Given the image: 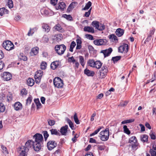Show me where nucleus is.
I'll list each match as a JSON object with an SVG mask.
<instances>
[{
	"label": "nucleus",
	"mask_w": 156,
	"mask_h": 156,
	"mask_svg": "<svg viewBox=\"0 0 156 156\" xmlns=\"http://www.w3.org/2000/svg\"><path fill=\"white\" fill-rule=\"evenodd\" d=\"M66 4L64 2H60L58 4V8L59 9H60L62 10H63L66 7Z\"/></svg>",
	"instance_id": "c756f323"
},
{
	"label": "nucleus",
	"mask_w": 156,
	"mask_h": 156,
	"mask_svg": "<svg viewBox=\"0 0 156 156\" xmlns=\"http://www.w3.org/2000/svg\"><path fill=\"white\" fill-rule=\"evenodd\" d=\"M67 121L69 123L70 127L72 129H73L74 128V127L73 122L69 119H67Z\"/></svg>",
	"instance_id": "37998d69"
},
{
	"label": "nucleus",
	"mask_w": 156,
	"mask_h": 156,
	"mask_svg": "<svg viewBox=\"0 0 156 156\" xmlns=\"http://www.w3.org/2000/svg\"><path fill=\"white\" fill-rule=\"evenodd\" d=\"M150 152L151 154V156H156V151H154L153 149H150Z\"/></svg>",
	"instance_id": "680f3d73"
},
{
	"label": "nucleus",
	"mask_w": 156,
	"mask_h": 156,
	"mask_svg": "<svg viewBox=\"0 0 156 156\" xmlns=\"http://www.w3.org/2000/svg\"><path fill=\"white\" fill-rule=\"evenodd\" d=\"M38 51L39 48L37 47L33 48L29 53L30 56H33L37 55L38 53Z\"/></svg>",
	"instance_id": "4468645a"
},
{
	"label": "nucleus",
	"mask_w": 156,
	"mask_h": 156,
	"mask_svg": "<svg viewBox=\"0 0 156 156\" xmlns=\"http://www.w3.org/2000/svg\"><path fill=\"white\" fill-rule=\"evenodd\" d=\"M60 62L59 61H56L51 63V69L55 70L60 65Z\"/></svg>",
	"instance_id": "dca6fc26"
},
{
	"label": "nucleus",
	"mask_w": 156,
	"mask_h": 156,
	"mask_svg": "<svg viewBox=\"0 0 156 156\" xmlns=\"http://www.w3.org/2000/svg\"><path fill=\"white\" fill-rule=\"evenodd\" d=\"M101 127L98 128L97 129L95 130L94 132L90 134V136H92L97 134L101 130Z\"/></svg>",
	"instance_id": "8fccbe9b"
},
{
	"label": "nucleus",
	"mask_w": 156,
	"mask_h": 156,
	"mask_svg": "<svg viewBox=\"0 0 156 156\" xmlns=\"http://www.w3.org/2000/svg\"><path fill=\"white\" fill-rule=\"evenodd\" d=\"M150 136L151 138L153 140H155L156 139V136L153 133H150Z\"/></svg>",
	"instance_id": "69168bd1"
},
{
	"label": "nucleus",
	"mask_w": 156,
	"mask_h": 156,
	"mask_svg": "<svg viewBox=\"0 0 156 156\" xmlns=\"http://www.w3.org/2000/svg\"><path fill=\"white\" fill-rule=\"evenodd\" d=\"M152 113L153 115L156 116V106L153 107Z\"/></svg>",
	"instance_id": "774afa93"
},
{
	"label": "nucleus",
	"mask_w": 156,
	"mask_h": 156,
	"mask_svg": "<svg viewBox=\"0 0 156 156\" xmlns=\"http://www.w3.org/2000/svg\"><path fill=\"white\" fill-rule=\"evenodd\" d=\"M108 71L107 67L106 66H103L100 71V76H102V78H104L106 75Z\"/></svg>",
	"instance_id": "ddd939ff"
},
{
	"label": "nucleus",
	"mask_w": 156,
	"mask_h": 156,
	"mask_svg": "<svg viewBox=\"0 0 156 156\" xmlns=\"http://www.w3.org/2000/svg\"><path fill=\"white\" fill-rule=\"evenodd\" d=\"M129 142L131 144L138 143L136 138L135 136L131 137L129 139Z\"/></svg>",
	"instance_id": "2f4dec72"
},
{
	"label": "nucleus",
	"mask_w": 156,
	"mask_h": 156,
	"mask_svg": "<svg viewBox=\"0 0 156 156\" xmlns=\"http://www.w3.org/2000/svg\"><path fill=\"white\" fill-rule=\"evenodd\" d=\"M79 61L82 66H83L85 64V62L84 61V58L82 56H79Z\"/></svg>",
	"instance_id": "ea45409f"
},
{
	"label": "nucleus",
	"mask_w": 156,
	"mask_h": 156,
	"mask_svg": "<svg viewBox=\"0 0 156 156\" xmlns=\"http://www.w3.org/2000/svg\"><path fill=\"white\" fill-rule=\"evenodd\" d=\"M34 83V80L32 78H29L27 81V84L30 86H33Z\"/></svg>",
	"instance_id": "f704fd0d"
},
{
	"label": "nucleus",
	"mask_w": 156,
	"mask_h": 156,
	"mask_svg": "<svg viewBox=\"0 0 156 156\" xmlns=\"http://www.w3.org/2000/svg\"><path fill=\"white\" fill-rule=\"evenodd\" d=\"M14 109L16 111L21 110L22 108V105L19 102H16L14 105Z\"/></svg>",
	"instance_id": "aec40b11"
},
{
	"label": "nucleus",
	"mask_w": 156,
	"mask_h": 156,
	"mask_svg": "<svg viewBox=\"0 0 156 156\" xmlns=\"http://www.w3.org/2000/svg\"><path fill=\"white\" fill-rule=\"evenodd\" d=\"M66 46L63 44L61 45L60 48L59 49L58 54L59 55H62L63 54L66 49Z\"/></svg>",
	"instance_id": "4be33fe9"
},
{
	"label": "nucleus",
	"mask_w": 156,
	"mask_h": 156,
	"mask_svg": "<svg viewBox=\"0 0 156 156\" xmlns=\"http://www.w3.org/2000/svg\"><path fill=\"white\" fill-rule=\"evenodd\" d=\"M78 137L79 135L77 134H76L74 135V137L72 139V140L73 143H75L76 141V139L78 138Z\"/></svg>",
	"instance_id": "13d9d810"
},
{
	"label": "nucleus",
	"mask_w": 156,
	"mask_h": 156,
	"mask_svg": "<svg viewBox=\"0 0 156 156\" xmlns=\"http://www.w3.org/2000/svg\"><path fill=\"white\" fill-rule=\"evenodd\" d=\"M84 73L88 76H93L94 74V73L93 71H90L87 69L84 70Z\"/></svg>",
	"instance_id": "5701e85b"
},
{
	"label": "nucleus",
	"mask_w": 156,
	"mask_h": 156,
	"mask_svg": "<svg viewBox=\"0 0 156 156\" xmlns=\"http://www.w3.org/2000/svg\"><path fill=\"white\" fill-rule=\"evenodd\" d=\"M1 147H2V149L4 151L3 152L5 153H6V154H8V151H7V149L6 147L4 146H2Z\"/></svg>",
	"instance_id": "0e129e2a"
},
{
	"label": "nucleus",
	"mask_w": 156,
	"mask_h": 156,
	"mask_svg": "<svg viewBox=\"0 0 156 156\" xmlns=\"http://www.w3.org/2000/svg\"><path fill=\"white\" fill-rule=\"evenodd\" d=\"M53 28L56 30L60 32H62L64 31V30L59 24L56 25Z\"/></svg>",
	"instance_id": "a878e982"
},
{
	"label": "nucleus",
	"mask_w": 156,
	"mask_h": 156,
	"mask_svg": "<svg viewBox=\"0 0 156 156\" xmlns=\"http://www.w3.org/2000/svg\"><path fill=\"white\" fill-rule=\"evenodd\" d=\"M47 63L45 62H43L41 63L40 65V68L42 69H45L47 66Z\"/></svg>",
	"instance_id": "c03bdc74"
},
{
	"label": "nucleus",
	"mask_w": 156,
	"mask_h": 156,
	"mask_svg": "<svg viewBox=\"0 0 156 156\" xmlns=\"http://www.w3.org/2000/svg\"><path fill=\"white\" fill-rule=\"evenodd\" d=\"M76 45L75 42L74 41H73L70 45L69 50L70 51L73 52V48Z\"/></svg>",
	"instance_id": "a19ab883"
},
{
	"label": "nucleus",
	"mask_w": 156,
	"mask_h": 156,
	"mask_svg": "<svg viewBox=\"0 0 156 156\" xmlns=\"http://www.w3.org/2000/svg\"><path fill=\"white\" fill-rule=\"evenodd\" d=\"M42 27L44 31L47 33L50 30V27L47 24L45 23L42 24Z\"/></svg>",
	"instance_id": "cd10ccee"
},
{
	"label": "nucleus",
	"mask_w": 156,
	"mask_h": 156,
	"mask_svg": "<svg viewBox=\"0 0 156 156\" xmlns=\"http://www.w3.org/2000/svg\"><path fill=\"white\" fill-rule=\"evenodd\" d=\"M121 56H117L112 57V59L114 62H117L121 58Z\"/></svg>",
	"instance_id": "603ef678"
},
{
	"label": "nucleus",
	"mask_w": 156,
	"mask_h": 156,
	"mask_svg": "<svg viewBox=\"0 0 156 156\" xmlns=\"http://www.w3.org/2000/svg\"><path fill=\"white\" fill-rule=\"evenodd\" d=\"M48 124L50 126H52L55 124V121L53 120H48Z\"/></svg>",
	"instance_id": "bf43d9fd"
},
{
	"label": "nucleus",
	"mask_w": 156,
	"mask_h": 156,
	"mask_svg": "<svg viewBox=\"0 0 156 156\" xmlns=\"http://www.w3.org/2000/svg\"><path fill=\"white\" fill-rule=\"evenodd\" d=\"M62 17L70 21L72 20V17L70 15H68L66 14H64L63 15Z\"/></svg>",
	"instance_id": "a18cd8bd"
},
{
	"label": "nucleus",
	"mask_w": 156,
	"mask_h": 156,
	"mask_svg": "<svg viewBox=\"0 0 156 156\" xmlns=\"http://www.w3.org/2000/svg\"><path fill=\"white\" fill-rule=\"evenodd\" d=\"M21 94L23 96L27 94V91L25 89H23L21 91Z\"/></svg>",
	"instance_id": "4d7b16f0"
},
{
	"label": "nucleus",
	"mask_w": 156,
	"mask_h": 156,
	"mask_svg": "<svg viewBox=\"0 0 156 156\" xmlns=\"http://www.w3.org/2000/svg\"><path fill=\"white\" fill-rule=\"evenodd\" d=\"M92 25L96 29L99 30H102L105 29V26L104 24L100 23L97 21H94L92 23Z\"/></svg>",
	"instance_id": "7ed1b4c3"
},
{
	"label": "nucleus",
	"mask_w": 156,
	"mask_h": 156,
	"mask_svg": "<svg viewBox=\"0 0 156 156\" xmlns=\"http://www.w3.org/2000/svg\"><path fill=\"white\" fill-rule=\"evenodd\" d=\"M60 45H57L55 47V50L56 51V52L58 54V52L59 51V49L60 48Z\"/></svg>",
	"instance_id": "338daca9"
},
{
	"label": "nucleus",
	"mask_w": 156,
	"mask_h": 156,
	"mask_svg": "<svg viewBox=\"0 0 156 156\" xmlns=\"http://www.w3.org/2000/svg\"><path fill=\"white\" fill-rule=\"evenodd\" d=\"M43 75V72L42 70H37L35 73L34 78L35 82L36 83H39L40 82L41 79Z\"/></svg>",
	"instance_id": "39448f33"
},
{
	"label": "nucleus",
	"mask_w": 156,
	"mask_h": 156,
	"mask_svg": "<svg viewBox=\"0 0 156 156\" xmlns=\"http://www.w3.org/2000/svg\"><path fill=\"white\" fill-rule=\"evenodd\" d=\"M19 58L21 60L26 61L27 60V57L23 54H20L19 56Z\"/></svg>",
	"instance_id": "de8ad7c7"
},
{
	"label": "nucleus",
	"mask_w": 156,
	"mask_h": 156,
	"mask_svg": "<svg viewBox=\"0 0 156 156\" xmlns=\"http://www.w3.org/2000/svg\"><path fill=\"white\" fill-rule=\"evenodd\" d=\"M73 118L75 123L77 124H79L80 122L78 118L77 114L76 113H75L74 115Z\"/></svg>",
	"instance_id": "49530a36"
},
{
	"label": "nucleus",
	"mask_w": 156,
	"mask_h": 156,
	"mask_svg": "<svg viewBox=\"0 0 156 156\" xmlns=\"http://www.w3.org/2000/svg\"><path fill=\"white\" fill-rule=\"evenodd\" d=\"M43 135L45 140H46L49 136V134L46 131H43Z\"/></svg>",
	"instance_id": "5fc2aeb1"
},
{
	"label": "nucleus",
	"mask_w": 156,
	"mask_h": 156,
	"mask_svg": "<svg viewBox=\"0 0 156 156\" xmlns=\"http://www.w3.org/2000/svg\"><path fill=\"white\" fill-rule=\"evenodd\" d=\"M140 139L141 141L143 143H147L148 136L145 134L141 135L140 136Z\"/></svg>",
	"instance_id": "b1692460"
},
{
	"label": "nucleus",
	"mask_w": 156,
	"mask_h": 156,
	"mask_svg": "<svg viewBox=\"0 0 156 156\" xmlns=\"http://www.w3.org/2000/svg\"><path fill=\"white\" fill-rule=\"evenodd\" d=\"M95 63V67L98 69H100L102 65V63L99 61H96Z\"/></svg>",
	"instance_id": "e433bc0d"
},
{
	"label": "nucleus",
	"mask_w": 156,
	"mask_h": 156,
	"mask_svg": "<svg viewBox=\"0 0 156 156\" xmlns=\"http://www.w3.org/2000/svg\"><path fill=\"white\" fill-rule=\"evenodd\" d=\"M32 99L31 96H30L27 100L26 104H30Z\"/></svg>",
	"instance_id": "864d4df0"
},
{
	"label": "nucleus",
	"mask_w": 156,
	"mask_h": 156,
	"mask_svg": "<svg viewBox=\"0 0 156 156\" xmlns=\"http://www.w3.org/2000/svg\"><path fill=\"white\" fill-rule=\"evenodd\" d=\"M62 38L63 36L62 34H59L54 35L53 37V39L55 41L58 42L61 41Z\"/></svg>",
	"instance_id": "a211bd4d"
},
{
	"label": "nucleus",
	"mask_w": 156,
	"mask_h": 156,
	"mask_svg": "<svg viewBox=\"0 0 156 156\" xmlns=\"http://www.w3.org/2000/svg\"><path fill=\"white\" fill-rule=\"evenodd\" d=\"M41 143H34L33 144V147L34 150L36 151H39L41 148Z\"/></svg>",
	"instance_id": "6ab92c4d"
},
{
	"label": "nucleus",
	"mask_w": 156,
	"mask_h": 156,
	"mask_svg": "<svg viewBox=\"0 0 156 156\" xmlns=\"http://www.w3.org/2000/svg\"><path fill=\"white\" fill-rule=\"evenodd\" d=\"M106 42V40L103 39H96L94 41V44L98 46L105 44Z\"/></svg>",
	"instance_id": "1a4fd4ad"
},
{
	"label": "nucleus",
	"mask_w": 156,
	"mask_h": 156,
	"mask_svg": "<svg viewBox=\"0 0 156 156\" xmlns=\"http://www.w3.org/2000/svg\"><path fill=\"white\" fill-rule=\"evenodd\" d=\"M86 37L90 40H93L94 39L93 36L89 34H86Z\"/></svg>",
	"instance_id": "e2e57ef3"
},
{
	"label": "nucleus",
	"mask_w": 156,
	"mask_h": 156,
	"mask_svg": "<svg viewBox=\"0 0 156 156\" xmlns=\"http://www.w3.org/2000/svg\"><path fill=\"white\" fill-rule=\"evenodd\" d=\"M123 128L124 129V132L125 133L128 135H129L130 133V132L127 126L126 125L124 126H123Z\"/></svg>",
	"instance_id": "79ce46f5"
},
{
	"label": "nucleus",
	"mask_w": 156,
	"mask_h": 156,
	"mask_svg": "<svg viewBox=\"0 0 156 156\" xmlns=\"http://www.w3.org/2000/svg\"><path fill=\"white\" fill-rule=\"evenodd\" d=\"M109 129L108 128L105 129L104 130L101 131L100 134L99 136L101 140L103 141H106L108 140L109 135Z\"/></svg>",
	"instance_id": "f257e3e1"
},
{
	"label": "nucleus",
	"mask_w": 156,
	"mask_h": 156,
	"mask_svg": "<svg viewBox=\"0 0 156 156\" xmlns=\"http://www.w3.org/2000/svg\"><path fill=\"white\" fill-rule=\"evenodd\" d=\"M129 147H131L133 150H136L140 147V146L139 144L137 143L130 145Z\"/></svg>",
	"instance_id": "473e14b6"
},
{
	"label": "nucleus",
	"mask_w": 156,
	"mask_h": 156,
	"mask_svg": "<svg viewBox=\"0 0 156 156\" xmlns=\"http://www.w3.org/2000/svg\"><path fill=\"white\" fill-rule=\"evenodd\" d=\"M128 50V45L127 44H124L120 46L118 48L119 51L120 52L126 53Z\"/></svg>",
	"instance_id": "6e6552de"
},
{
	"label": "nucleus",
	"mask_w": 156,
	"mask_h": 156,
	"mask_svg": "<svg viewBox=\"0 0 156 156\" xmlns=\"http://www.w3.org/2000/svg\"><path fill=\"white\" fill-rule=\"evenodd\" d=\"M68 61L69 62H72L73 63H74L76 62V60L73 56L69 57L68 58Z\"/></svg>",
	"instance_id": "6e6d98bb"
},
{
	"label": "nucleus",
	"mask_w": 156,
	"mask_h": 156,
	"mask_svg": "<svg viewBox=\"0 0 156 156\" xmlns=\"http://www.w3.org/2000/svg\"><path fill=\"white\" fill-rule=\"evenodd\" d=\"M116 35L119 37H120L122 36L124 33V30L120 28L118 29L116 32Z\"/></svg>",
	"instance_id": "393cba45"
},
{
	"label": "nucleus",
	"mask_w": 156,
	"mask_h": 156,
	"mask_svg": "<svg viewBox=\"0 0 156 156\" xmlns=\"http://www.w3.org/2000/svg\"><path fill=\"white\" fill-rule=\"evenodd\" d=\"M33 137L35 139V142L34 143H41L43 140V137L42 135L37 133L34 135Z\"/></svg>",
	"instance_id": "423d86ee"
},
{
	"label": "nucleus",
	"mask_w": 156,
	"mask_h": 156,
	"mask_svg": "<svg viewBox=\"0 0 156 156\" xmlns=\"http://www.w3.org/2000/svg\"><path fill=\"white\" fill-rule=\"evenodd\" d=\"M92 3L90 1H89L86 4L85 7L82 9V10H86L88 9L90 6H91Z\"/></svg>",
	"instance_id": "58836bf2"
},
{
	"label": "nucleus",
	"mask_w": 156,
	"mask_h": 156,
	"mask_svg": "<svg viewBox=\"0 0 156 156\" xmlns=\"http://www.w3.org/2000/svg\"><path fill=\"white\" fill-rule=\"evenodd\" d=\"M34 143V141L31 140H28L26 143L25 146H22L21 148L24 147L25 148L27 149L26 150L27 151H28L29 148H30L32 146H33V144Z\"/></svg>",
	"instance_id": "9d476101"
},
{
	"label": "nucleus",
	"mask_w": 156,
	"mask_h": 156,
	"mask_svg": "<svg viewBox=\"0 0 156 156\" xmlns=\"http://www.w3.org/2000/svg\"><path fill=\"white\" fill-rule=\"evenodd\" d=\"M57 145V143L54 140L50 141L48 142L47 144L48 149L50 151L55 148Z\"/></svg>",
	"instance_id": "0eeeda50"
},
{
	"label": "nucleus",
	"mask_w": 156,
	"mask_h": 156,
	"mask_svg": "<svg viewBox=\"0 0 156 156\" xmlns=\"http://www.w3.org/2000/svg\"><path fill=\"white\" fill-rule=\"evenodd\" d=\"M95 62L93 59H90L87 62V64L88 65L92 67H95Z\"/></svg>",
	"instance_id": "c9c22d12"
},
{
	"label": "nucleus",
	"mask_w": 156,
	"mask_h": 156,
	"mask_svg": "<svg viewBox=\"0 0 156 156\" xmlns=\"http://www.w3.org/2000/svg\"><path fill=\"white\" fill-rule=\"evenodd\" d=\"M8 5L9 8L10 9L13 7V3L12 0H8Z\"/></svg>",
	"instance_id": "3c124183"
},
{
	"label": "nucleus",
	"mask_w": 156,
	"mask_h": 156,
	"mask_svg": "<svg viewBox=\"0 0 156 156\" xmlns=\"http://www.w3.org/2000/svg\"><path fill=\"white\" fill-rule=\"evenodd\" d=\"M155 31V28H153L152 30H150L149 33L148 34V37L146 39V41H147V40H148L149 39V40H151V37H152V35L154 34Z\"/></svg>",
	"instance_id": "72a5a7b5"
},
{
	"label": "nucleus",
	"mask_w": 156,
	"mask_h": 156,
	"mask_svg": "<svg viewBox=\"0 0 156 156\" xmlns=\"http://www.w3.org/2000/svg\"><path fill=\"white\" fill-rule=\"evenodd\" d=\"M91 9L92 8H91L88 12H85L84 14V16H85L88 17L89 16L90 13Z\"/></svg>",
	"instance_id": "052dcab7"
},
{
	"label": "nucleus",
	"mask_w": 156,
	"mask_h": 156,
	"mask_svg": "<svg viewBox=\"0 0 156 156\" xmlns=\"http://www.w3.org/2000/svg\"><path fill=\"white\" fill-rule=\"evenodd\" d=\"M77 4V3L76 2H74L71 3L68 8L67 12H69L71 11L75 8Z\"/></svg>",
	"instance_id": "412c9836"
},
{
	"label": "nucleus",
	"mask_w": 156,
	"mask_h": 156,
	"mask_svg": "<svg viewBox=\"0 0 156 156\" xmlns=\"http://www.w3.org/2000/svg\"><path fill=\"white\" fill-rule=\"evenodd\" d=\"M5 109V106L2 103H0V112H4Z\"/></svg>",
	"instance_id": "09e8293b"
},
{
	"label": "nucleus",
	"mask_w": 156,
	"mask_h": 156,
	"mask_svg": "<svg viewBox=\"0 0 156 156\" xmlns=\"http://www.w3.org/2000/svg\"><path fill=\"white\" fill-rule=\"evenodd\" d=\"M84 31L91 33L94 32V29L93 27L89 26L85 27L84 28Z\"/></svg>",
	"instance_id": "bb28decb"
},
{
	"label": "nucleus",
	"mask_w": 156,
	"mask_h": 156,
	"mask_svg": "<svg viewBox=\"0 0 156 156\" xmlns=\"http://www.w3.org/2000/svg\"><path fill=\"white\" fill-rule=\"evenodd\" d=\"M26 149L24 147L21 148L20 147L18 149V151L19 153V156H27V151L26 150Z\"/></svg>",
	"instance_id": "f8f14e48"
},
{
	"label": "nucleus",
	"mask_w": 156,
	"mask_h": 156,
	"mask_svg": "<svg viewBox=\"0 0 156 156\" xmlns=\"http://www.w3.org/2000/svg\"><path fill=\"white\" fill-rule=\"evenodd\" d=\"M112 51V48H109L108 49L101 51V52L104 54V57H105L109 55Z\"/></svg>",
	"instance_id": "f3484780"
},
{
	"label": "nucleus",
	"mask_w": 156,
	"mask_h": 156,
	"mask_svg": "<svg viewBox=\"0 0 156 156\" xmlns=\"http://www.w3.org/2000/svg\"><path fill=\"white\" fill-rule=\"evenodd\" d=\"M110 40L112 41L118 40L116 36L114 34H111L109 36Z\"/></svg>",
	"instance_id": "4c0bfd02"
},
{
	"label": "nucleus",
	"mask_w": 156,
	"mask_h": 156,
	"mask_svg": "<svg viewBox=\"0 0 156 156\" xmlns=\"http://www.w3.org/2000/svg\"><path fill=\"white\" fill-rule=\"evenodd\" d=\"M12 76L11 74L8 72H4L3 73L2 77L4 80L8 81L12 78Z\"/></svg>",
	"instance_id": "9b49d317"
},
{
	"label": "nucleus",
	"mask_w": 156,
	"mask_h": 156,
	"mask_svg": "<svg viewBox=\"0 0 156 156\" xmlns=\"http://www.w3.org/2000/svg\"><path fill=\"white\" fill-rule=\"evenodd\" d=\"M54 84L55 86L58 88H61L63 85V80L59 77H56L53 80Z\"/></svg>",
	"instance_id": "f03ea898"
},
{
	"label": "nucleus",
	"mask_w": 156,
	"mask_h": 156,
	"mask_svg": "<svg viewBox=\"0 0 156 156\" xmlns=\"http://www.w3.org/2000/svg\"><path fill=\"white\" fill-rule=\"evenodd\" d=\"M8 12L9 11L4 7L0 9V15L1 16H2L5 14H8Z\"/></svg>",
	"instance_id": "7c9ffc66"
},
{
	"label": "nucleus",
	"mask_w": 156,
	"mask_h": 156,
	"mask_svg": "<svg viewBox=\"0 0 156 156\" xmlns=\"http://www.w3.org/2000/svg\"><path fill=\"white\" fill-rule=\"evenodd\" d=\"M3 46L7 51H10L14 48V45L10 41H7L3 43Z\"/></svg>",
	"instance_id": "20e7f679"
},
{
	"label": "nucleus",
	"mask_w": 156,
	"mask_h": 156,
	"mask_svg": "<svg viewBox=\"0 0 156 156\" xmlns=\"http://www.w3.org/2000/svg\"><path fill=\"white\" fill-rule=\"evenodd\" d=\"M51 135H60V133H59V130H57L56 129H52L50 130Z\"/></svg>",
	"instance_id": "c85d7f7f"
},
{
	"label": "nucleus",
	"mask_w": 156,
	"mask_h": 156,
	"mask_svg": "<svg viewBox=\"0 0 156 156\" xmlns=\"http://www.w3.org/2000/svg\"><path fill=\"white\" fill-rule=\"evenodd\" d=\"M68 126L66 125L62 127L60 129V132L62 135L66 136V135L67 132Z\"/></svg>",
	"instance_id": "2eb2a0df"
}]
</instances>
